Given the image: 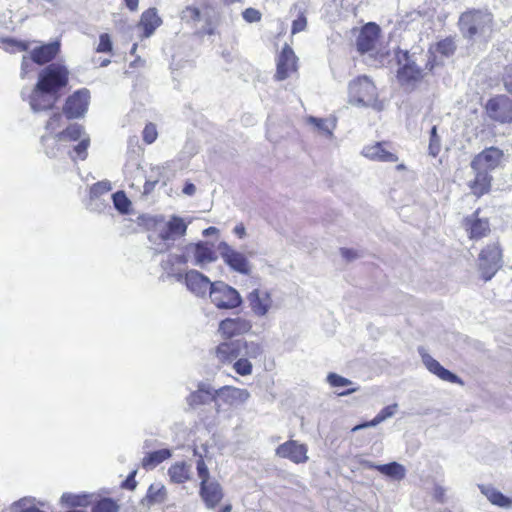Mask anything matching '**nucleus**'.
<instances>
[{"instance_id": "0eeeda50", "label": "nucleus", "mask_w": 512, "mask_h": 512, "mask_svg": "<svg viewBox=\"0 0 512 512\" xmlns=\"http://www.w3.org/2000/svg\"><path fill=\"white\" fill-rule=\"evenodd\" d=\"M211 302L219 309H233L242 304L239 292L222 281L213 282L209 292Z\"/></svg>"}, {"instance_id": "1a4fd4ad", "label": "nucleus", "mask_w": 512, "mask_h": 512, "mask_svg": "<svg viewBox=\"0 0 512 512\" xmlns=\"http://www.w3.org/2000/svg\"><path fill=\"white\" fill-rule=\"evenodd\" d=\"M502 265V252L497 243L487 245L479 254L478 266L485 281L490 280Z\"/></svg>"}, {"instance_id": "6ab92c4d", "label": "nucleus", "mask_w": 512, "mask_h": 512, "mask_svg": "<svg viewBox=\"0 0 512 512\" xmlns=\"http://www.w3.org/2000/svg\"><path fill=\"white\" fill-rule=\"evenodd\" d=\"M418 352L421 356L424 366L429 372L436 375L443 381L462 384V380L456 374L444 368L436 359L428 354L424 348L420 347Z\"/></svg>"}, {"instance_id": "603ef678", "label": "nucleus", "mask_w": 512, "mask_h": 512, "mask_svg": "<svg viewBox=\"0 0 512 512\" xmlns=\"http://www.w3.org/2000/svg\"><path fill=\"white\" fill-rule=\"evenodd\" d=\"M196 470L198 477L200 478V483H206L209 482L210 473L207 465L204 462V459L201 455H199V459L196 463Z\"/></svg>"}, {"instance_id": "72a5a7b5", "label": "nucleus", "mask_w": 512, "mask_h": 512, "mask_svg": "<svg viewBox=\"0 0 512 512\" xmlns=\"http://www.w3.org/2000/svg\"><path fill=\"white\" fill-rule=\"evenodd\" d=\"M398 404L394 403L392 405L384 407L371 421H367L356 425L352 428L353 432L359 431L361 429L375 427L378 424L386 421L387 419L393 417L397 411Z\"/></svg>"}, {"instance_id": "c756f323", "label": "nucleus", "mask_w": 512, "mask_h": 512, "mask_svg": "<svg viewBox=\"0 0 512 512\" xmlns=\"http://www.w3.org/2000/svg\"><path fill=\"white\" fill-rule=\"evenodd\" d=\"M476 211L470 217L465 219L466 230L469 231L471 239H479L486 236L490 231V225L487 218H480Z\"/></svg>"}, {"instance_id": "2f4dec72", "label": "nucleus", "mask_w": 512, "mask_h": 512, "mask_svg": "<svg viewBox=\"0 0 512 512\" xmlns=\"http://www.w3.org/2000/svg\"><path fill=\"white\" fill-rule=\"evenodd\" d=\"M190 247L193 249L196 266L203 267L217 259L212 245L208 242H198Z\"/></svg>"}, {"instance_id": "7c9ffc66", "label": "nucleus", "mask_w": 512, "mask_h": 512, "mask_svg": "<svg viewBox=\"0 0 512 512\" xmlns=\"http://www.w3.org/2000/svg\"><path fill=\"white\" fill-rule=\"evenodd\" d=\"M167 497L166 487L161 482H155L149 486L145 497L141 500V504L150 508L153 505L164 503Z\"/></svg>"}, {"instance_id": "e433bc0d", "label": "nucleus", "mask_w": 512, "mask_h": 512, "mask_svg": "<svg viewBox=\"0 0 512 512\" xmlns=\"http://www.w3.org/2000/svg\"><path fill=\"white\" fill-rule=\"evenodd\" d=\"M168 475L173 483H185L190 479V465L185 462L174 463L168 469Z\"/></svg>"}, {"instance_id": "8fccbe9b", "label": "nucleus", "mask_w": 512, "mask_h": 512, "mask_svg": "<svg viewBox=\"0 0 512 512\" xmlns=\"http://www.w3.org/2000/svg\"><path fill=\"white\" fill-rule=\"evenodd\" d=\"M327 382L332 387H346L353 384L351 380L336 373H329L327 375Z\"/></svg>"}, {"instance_id": "052dcab7", "label": "nucleus", "mask_w": 512, "mask_h": 512, "mask_svg": "<svg viewBox=\"0 0 512 512\" xmlns=\"http://www.w3.org/2000/svg\"><path fill=\"white\" fill-rule=\"evenodd\" d=\"M176 266H184L187 264L188 258L185 254H170L168 256Z\"/></svg>"}, {"instance_id": "bb28decb", "label": "nucleus", "mask_w": 512, "mask_h": 512, "mask_svg": "<svg viewBox=\"0 0 512 512\" xmlns=\"http://www.w3.org/2000/svg\"><path fill=\"white\" fill-rule=\"evenodd\" d=\"M199 494L208 509H215L223 498V490L217 481L200 483Z\"/></svg>"}, {"instance_id": "3c124183", "label": "nucleus", "mask_w": 512, "mask_h": 512, "mask_svg": "<svg viewBox=\"0 0 512 512\" xmlns=\"http://www.w3.org/2000/svg\"><path fill=\"white\" fill-rule=\"evenodd\" d=\"M112 189L111 183L109 181H100L95 183L91 189L90 194L91 197H99Z\"/></svg>"}, {"instance_id": "864d4df0", "label": "nucleus", "mask_w": 512, "mask_h": 512, "mask_svg": "<svg viewBox=\"0 0 512 512\" xmlns=\"http://www.w3.org/2000/svg\"><path fill=\"white\" fill-rule=\"evenodd\" d=\"M34 64H36V63L33 61L31 55L23 56L22 62H21V73H20L21 78L24 79V78L28 77V74L30 72L34 71V69H35Z\"/></svg>"}, {"instance_id": "f3484780", "label": "nucleus", "mask_w": 512, "mask_h": 512, "mask_svg": "<svg viewBox=\"0 0 512 512\" xmlns=\"http://www.w3.org/2000/svg\"><path fill=\"white\" fill-rule=\"evenodd\" d=\"M298 58L289 45H285L277 59V70L275 78L279 81L285 80L298 69Z\"/></svg>"}, {"instance_id": "6e6552de", "label": "nucleus", "mask_w": 512, "mask_h": 512, "mask_svg": "<svg viewBox=\"0 0 512 512\" xmlns=\"http://www.w3.org/2000/svg\"><path fill=\"white\" fill-rule=\"evenodd\" d=\"M250 392L247 389L234 386H223L215 389V411L221 413L224 406L238 407L245 404L250 398Z\"/></svg>"}, {"instance_id": "4be33fe9", "label": "nucleus", "mask_w": 512, "mask_h": 512, "mask_svg": "<svg viewBox=\"0 0 512 512\" xmlns=\"http://www.w3.org/2000/svg\"><path fill=\"white\" fill-rule=\"evenodd\" d=\"M187 231V224L178 216H172L159 231V237L164 241L166 249L170 248L173 242L184 236Z\"/></svg>"}, {"instance_id": "4c0bfd02", "label": "nucleus", "mask_w": 512, "mask_h": 512, "mask_svg": "<svg viewBox=\"0 0 512 512\" xmlns=\"http://www.w3.org/2000/svg\"><path fill=\"white\" fill-rule=\"evenodd\" d=\"M161 267L163 269V274L161 275V279L163 281L174 279L177 282L183 281V276L185 273L176 266L173 261L169 257L166 260L162 261Z\"/></svg>"}, {"instance_id": "a18cd8bd", "label": "nucleus", "mask_w": 512, "mask_h": 512, "mask_svg": "<svg viewBox=\"0 0 512 512\" xmlns=\"http://www.w3.org/2000/svg\"><path fill=\"white\" fill-rule=\"evenodd\" d=\"M233 369L235 370V372L237 374H239L241 376H248V375L252 374L253 366H252V363L250 362V359H248L244 356H239L234 361Z\"/></svg>"}, {"instance_id": "ea45409f", "label": "nucleus", "mask_w": 512, "mask_h": 512, "mask_svg": "<svg viewBox=\"0 0 512 512\" xmlns=\"http://www.w3.org/2000/svg\"><path fill=\"white\" fill-rule=\"evenodd\" d=\"M377 470L394 480H402L406 475L405 467L398 462H391L388 464H381L377 467Z\"/></svg>"}, {"instance_id": "de8ad7c7", "label": "nucleus", "mask_w": 512, "mask_h": 512, "mask_svg": "<svg viewBox=\"0 0 512 512\" xmlns=\"http://www.w3.org/2000/svg\"><path fill=\"white\" fill-rule=\"evenodd\" d=\"M428 149L429 154L433 157H436L441 150V139L437 134V126L431 128Z\"/></svg>"}, {"instance_id": "f704fd0d", "label": "nucleus", "mask_w": 512, "mask_h": 512, "mask_svg": "<svg viewBox=\"0 0 512 512\" xmlns=\"http://www.w3.org/2000/svg\"><path fill=\"white\" fill-rule=\"evenodd\" d=\"M476 173L475 179L470 183L472 193L478 197L484 195L490 190L491 176L488 172L481 170H474Z\"/></svg>"}, {"instance_id": "09e8293b", "label": "nucleus", "mask_w": 512, "mask_h": 512, "mask_svg": "<svg viewBox=\"0 0 512 512\" xmlns=\"http://www.w3.org/2000/svg\"><path fill=\"white\" fill-rule=\"evenodd\" d=\"M456 49L455 43L452 39L446 38L436 45V51L444 56H450Z\"/></svg>"}, {"instance_id": "cd10ccee", "label": "nucleus", "mask_w": 512, "mask_h": 512, "mask_svg": "<svg viewBox=\"0 0 512 512\" xmlns=\"http://www.w3.org/2000/svg\"><path fill=\"white\" fill-rule=\"evenodd\" d=\"M215 358L222 365L233 363L239 356V340L224 341L216 346Z\"/></svg>"}, {"instance_id": "680f3d73", "label": "nucleus", "mask_w": 512, "mask_h": 512, "mask_svg": "<svg viewBox=\"0 0 512 512\" xmlns=\"http://www.w3.org/2000/svg\"><path fill=\"white\" fill-rule=\"evenodd\" d=\"M135 474H136V472H135V471H133V472H132L128 477H127V479L123 482V487H124V488L130 489V490L135 489V487H136V481H135V479H134Z\"/></svg>"}, {"instance_id": "5701e85b", "label": "nucleus", "mask_w": 512, "mask_h": 512, "mask_svg": "<svg viewBox=\"0 0 512 512\" xmlns=\"http://www.w3.org/2000/svg\"><path fill=\"white\" fill-rule=\"evenodd\" d=\"M252 328L251 321L242 317L226 318L219 323L218 332L225 339L243 335Z\"/></svg>"}, {"instance_id": "0e129e2a", "label": "nucleus", "mask_w": 512, "mask_h": 512, "mask_svg": "<svg viewBox=\"0 0 512 512\" xmlns=\"http://www.w3.org/2000/svg\"><path fill=\"white\" fill-rule=\"evenodd\" d=\"M341 255L343 258L347 260H352L356 257V253L353 250L342 248Z\"/></svg>"}, {"instance_id": "e2e57ef3", "label": "nucleus", "mask_w": 512, "mask_h": 512, "mask_svg": "<svg viewBox=\"0 0 512 512\" xmlns=\"http://www.w3.org/2000/svg\"><path fill=\"white\" fill-rule=\"evenodd\" d=\"M182 192L187 196H193L196 193V186L193 183L186 182Z\"/></svg>"}, {"instance_id": "f257e3e1", "label": "nucleus", "mask_w": 512, "mask_h": 512, "mask_svg": "<svg viewBox=\"0 0 512 512\" xmlns=\"http://www.w3.org/2000/svg\"><path fill=\"white\" fill-rule=\"evenodd\" d=\"M41 143L45 154L50 158L68 154L73 161L85 160L88 155L90 136L83 126L74 123L54 135L44 134L41 137Z\"/></svg>"}, {"instance_id": "c85d7f7f", "label": "nucleus", "mask_w": 512, "mask_h": 512, "mask_svg": "<svg viewBox=\"0 0 512 512\" xmlns=\"http://www.w3.org/2000/svg\"><path fill=\"white\" fill-rule=\"evenodd\" d=\"M187 402L191 407H196L210 402L215 403V388L206 382L198 384L197 390L187 397Z\"/></svg>"}, {"instance_id": "774afa93", "label": "nucleus", "mask_w": 512, "mask_h": 512, "mask_svg": "<svg viewBox=\"0 0 512 512\" xmlns=\"http://www.w3.org/2000/svg\"><path fill=\"white\" fill-rule=\"evenodd\" d=\"M359 463L365 467V468H368V469H375L377 470V467H379L380 464H375L369 460H360Z\"/></svg>"}, {"instance_id": "9d476101", "label": "nucleus", "mask_w": 512, "mask_h": 512, "mask_svg": "<svg viewBox=\"0 0 512 512\" xmlns=\"http://www.w3.org/2000/svg\"><path fill=\"white\" fill-rule=\"evenodd\" d=\"M182 22L192 28L198 29L202 34H212V29L209 24L208 9L206 7H199L196 5H187L179 13Z\"/></svg>"}, {"instance_id": "79ce46f5", "label": "nucleus", "mask_w": 512, "mask_h": 512, "mask_svg": "<svg viewBox=\"0 0 512 512\" xmlns=\"http://www.w3.org/2000/svg\"><path fill=\"white\" fill-rule=\"evenodd\" d=\"M61 502L71 507H84L89 503L88 495L64 493L61 496Z\"/></svg>"}, {"instance_id": "7ed1b4c3", "label": "nucleus", "mask_w": 512, "mask_h": 512, "mask_svg": "<svg viewBox=\"0 0 512 512\" xmlns=\"http://www.w3.org/2000/svg\"><path fill=\"white\" fill-rule=\"evenodd\" d=\"M493 16L482 10H471L459 18V28L467 39H485L492 31Z\"/></svg>"}, {"instance_id": "6e6d98bb", "label": "nucleus", "mask_w": 512, "mask_h": 512, "mask_svg": "<svg viewBox=\"0 0 512 512\" xmlns=\"http://www.w3.org/2000/svg\"><path fill=\"white\" fill-rule=\"evenodd\" d=\"M307 27V18L306 16L304 15L303 12L300 13V15L298 16L297 19H295L293 22H292V28H291V33L294 35V34H297L299 32H302L306 29Z\"/></svg>"}, {"instance_id": "dca6fc26", "label": "nucleus", "mask_w": 512, "mask_h": 512, "mask_svg": "<svg viewBox=\"0 0 512 512\" xmlns=\"http://www.w3.org/2000/svg\"><path fill=\"white\" fill-rule=\"evenodd\" d=\"M186 288L197 297H205L207 292H210L213 282L201 272L191 269L185 272L183 281Z\"/></svg>"}, {"instance_id": "ddd939ff", "label": "nucleus", "mask_w": 512, "mask_h": 512, "mask_svg": "<svg viewBox=\"0 0 512 512\" xmlns=\"http://www.w3.org/2000/svg\"><path fill=\"white\" fill-rule=\"evenodd\" d=\"M90 93L87 89H80L74 92L66 100L63 112L67 119L83 117L88 110Z\"/></svg>"}, {"instance_id": "423d86ee", "label": "nucleus", "mask_w": 512, "mask_h": 512, "mask_svg": "<svg viewBox=\"0 0 512 512\" xmlns=\"http://www.w3.org/2000/svg\"><path fill=\"white\" fill-rule=\"evenodd\" d=\"M349 103L354 105L372 106L377 100V91L373 82L361 76L349 83Z\"/></svg>"}, {"instance_id": "aec40b11", "label": "nucleus", "mask_w": 512, "mask_h": 512, "mask_svg": "<svg viewBox=\"0 0 512 512\" xmlns=\"http://www.w3.org/2000/svg\"><path fill=\"white\" fill-rule=\"evenodd\" d=\"M418 352L421 356L424 366L429 372L436 375L443 381L462 384V380L456 374L444 368L436 359L428 354L424 348L420 347Z\"/></svg>"}, {"instance_id": "58836bf2", "label": "nucleus", "mask_w": 512, "mask_h": 512, "mask_svg": "<svg viewBox=\"0 0 512 512\" xmlns=\"http://www.w3.org/2000/svg\"><path fill=\"white\" fill-rule=\"evenodd\" d=\"M240 356L248 359H256L263 353V347L260 343L255 341H246L239 339Z\"/></svg>"}, {"instance_id": "338daca9", "label": "nucleus", "mask_w": 512, "mask_h": 512, "mask_svg": "<svg viewBox=\"0 0 512 512\" xmlns=\"http://www.w3.org/2000/svg\"><path fill=\"white\" fill-rule=\"evenodd\" d=\"M504 86H505V89H506L510 94H512V75H511V74H507V75L504 77Z\"/></svg>"}, {"instance_id": "a19ab883", "label": "nucleus", "mask_w": 512, "mask_h": 512, "mask_svg": "<svg viewBox=\"0 0 512 512\" xmlns=\"http://www.w3.org/2000/svg\"><path fill=\"white\" fill-rule=\"evenodd\" d=\"M64 126V116L60 112H56L50 116L45 124V134L54 135L62 131Z\"/></svg>"}, {"instance_id": "a878e982", "label": "nucleus", "mask_w": 512, "mask_h": 512, "mask_svg": "<svg viewBox=\"0 0 512 512\" xmlns=\"http://www.w3.org/2000/svg\"><path fill=\"white\" fill-rule=\"evenodd\" d=\"M387 143L376 142L374 144L366 145L362 150V155L372 161L379 162H397L398 157L387 149Z\"/></svg>"}, {"instance_id": "37998d69", "label": "nucleus", "mask_w": 512, "mask_h": 512, "mask_svg": "<svg viewBox=\"0 0 512 512\" xmlns=\"http://www.w3.org/2000/svg\"><path fill=\"white\" fill-rule=\"evenodd\" d=\"M115 209L121 214L130 212L131 201L123 191H117L112 195Z\"/></svg>"}, {"instance_id": "49530a36", "label": "nucleus", "mask_w": 512, "mask_h": 512, "mask_svg": "<svg viewBox=\"0 0 512 512\" xmlns=\"http://www.w3.org/2000/svg\"><path fill=\"white\" fill-rule=\"evenodd\" d=\"M91 512H119V506L111 498H103L92 507Z\"/></svg>"}, {"instance_id": "c9c22d12", "label": "nucleus", "mask_w": 512, "mask_h": 512, "mask_svg": "<svg viewBox=\"0 0 512 512\" xmlns=\"http://www.w3.org/2000/svg\"><path fill=\"white\" fill-rule=\"evenodd\" d=\"M172 456V452L169 449H160L157 451L147 453L142 459V466L146 470H152L159 464L169 459Z\"/></svg>"}, {"instance_id": "4d7b16f0", "label": "nucleus", "mask_w": 512, "mask_h": 512, "mask_svg": "<svg viewBox=\"0 0 512 512\" xmlns=\"http://www.w3.org/2000/svg\"><path fill=\"white\" fill-rule=\"evenodd\" d=\"M157 138V130L156 126L152 123H149L145 126L143 130V140L147 144H152Z\"/></svg>"}, {"instance_id": "9b49d317", "label": "nucleus", "mask_w": 512, "mask_h": 512, "mask_svg": "<svg viewBox=\"0 0 512 512\" xmlns=\"http://www.w3.org/2000/svg\"><path fill=\"white\" fill-rule=\"evenodd\" d=\"M379 27L374 23L366 24L360 31L357 40L356 46L357 50L361 54H369L370 57L380 58L384 57V54H380L377 50V45L379 41Z\"/></svg>"}, {"instance_id": "c03bdc74", "label": "nucleus", "mask_w": 512, "mask_h": 512, "mask_svg": "<svg viewBox=\"0 0 512 512\" xmlns=\"http://www.w3.org/2000/svg\"><path fill=\"white\" fill-rule=\"evenodd\" d=\"M308 122L312 124L317 130L328 136L332 135V130L335 128V122L328 119L310 116L308 118Z\"/></svg>"}, {"instance_id": "393cba45", "label": "nucleus", "mask_w": 512, "mask_h": 512, "mask_svg": "<svg viewBox=\"0 0 512 512\" xmlns=\"http://www.w3.org/2000/svg\"><path fill=\"white\" fill-rule=\"evenodd\" d=\"M161 24L162 19L158 15L157 9L149 8L142 13L136 28L141 32L140 38H149Z\"/></svg>"}, {"instance_id": "20e7f679", "label": "nucleus", "mask_w": 512, "mask_h": 512, "mask_svg": "<svg viewBox=\"0 0 512 512\" xmlns=\"http://www.w3.org/2000/svg\"><path fill=\"white\" fill-rule=\"evenodd\" d=\"M396 59L399 65L397 79L401 87L406 91L415 90L424 79V71L417 65L414 55L407 50H398Z\"/></svg>"}, {"instance_id": "2eb2a0df", "label": "nucleus", "mask_w": 512, "mask_h": 512, "mask_svg": "<svg viewBox=\"0 0 512 512\" xmlns=\"http://www.w3.org/2000/svg\"><path fill=\"white\" fill-rule=\"evenodd\" d=\"M247 301L256 317H265L273 307L272 295L267 289H253L247 295Z\"/></svg>"}, {"instance_id": "69168bd1", "label": "nucleus", "mask_w": 512, "mask_h": 512, "mask_svg": "<svg viewBox=\"0 0 512 512\" xmlns=\"http://www.w3.org/2000/svg\"><path fill=\"white\" fill-rule=\"evenodd\" d=\"M233 231L239 238H243L246 235V230L243 224L236 225Z\"/></svg>"}, {"instance_id": "f03ea898", "label": "nucleus", "mask_w": 512, "mask_h": 512, "mask_svg": "<svg viewBox=\"0 0 512 512\" xmlns=\"http://www.w3.org/2000/svg\"><path fill=\"white\" fill-rule=\"evenodd\" d=\"M68 70L60 64L42 69L34 89L27 95L31 109L41 112L51 109L57 102L58 91L68 83Z\"/></svg>"}, {"instance_id": "473e14b6", "label": "nucleus", "mask_w": 512, "mask_h": 512, "mask_svg": "<svg viewBox=\"0 0 512 512\" xmlns=\"http://www.w3.org/2000/svg\"><path fill=\"white\" fill-rule=\"evenodd\" d=\"M479 489L491 504L503 509L512 508V496H506L492 486L479 485Z\"/></svg>"}, {"instance_id": "bf43d9fd", "label": "nucleus", "mask_w": 512, "mask_h": 512, "mask_svg": "<svg viewBox=\"0 0 512 512\" xmlns=\"http://www.w3.org/2000/svg\"><path fill=\"white\" fill-rule=\"evenodd\" d=\"M433 497L439 503L447 501V490L441 485H436L433 490Z\"/></svg>"}, {"instance_id": "b1692460", "label": "nucleus", "mask_w": 512, "mask_h": 512, "mask_svg": "<svg viewBox=\"0 0 512 512\" xmlns=\"http://www.w3.org/2000/svg\"><path fill=\"white\" fill-rule=\"evenodd\" d=\"M502 157V152L497 148H488L479 153L471 162L473 170L488 172L495 169Z\"/></svg>"}, {"instance_id": "5fc2aeb1", "label": "nucleus", "mask_w": 512, "mask_h": 512, "mask_svg": "<svg viewBox=\"0 0 512 512\" xmlns=\"http://www.w3.org/2000/svg\"><path fill=\"white\" fill-rule=\"evenodd\" d=\"M96 51L99 53H106L112 51V41L107 33H103L99 37V44L96 48Z\"/></svg>"}, {"instance_id": "a211bd4d", "label": "nucleus", "mask_w": 512, "mask_h": 512, "mask_svg": "<svg viewBox=\"0 0 512 512\" xmlns=\"http://www.w3.org/2000/svg\"><path fill=\"white\" fill-rule=\"evenodd\" d=\"M308 448L305 444H301L295 440H289L276 449V455L289 459L293 463L300 464L308 461Z\"/></svg>"}, {"instance_id": "4468645a", "label": "nucleus", "mask_w": 512, "mask_h": 512, "mask_svg": "<svg viewBox=\"0 0 512 512\" xmlns=\"http://www.w3.org/2000/svg\"><path fill=\"white\" fill-rule=\"evenodd\" d=\"M488 116L500 123L512 122V100L505 96H497L490 99L486 104Z\"/></svg>"}, {"instance_id": "39448f33", "label": "nucleus", "mask_w": 512, "mask_h": 512, "mask_svg": "<svg viewBox=\"0 0 512 512\" xmlns=\"http://www.w3.org/2000/svg\"><path fill=\"white\" fill-rule=\"evenodd\" d=\"M3 45L5 50L11 53L15 51L30 50V55L32 56L33 61L38 65L50 62L60 51V43L58 41L42 44L32 49L30 48L29 42H21L14 39L3 40Z\"/></svg>"}, {"instance_id": "13d9d810", "label": "nucleus", "mask_w": 512, "mask_h": 512, "mask_svg": "<svg viewBox=\"0 0 512 512\" xmlns=\"http://www.w3.org/2000/svg\"><path fill=\"white\" fill-rule=\"evenodd\" d=\"M242 16L248 23L259 22L261 20V13L255 8H247L243 11Z\"/></svg>"}, {"instance_id": "412c9836", "label": "nucleus", "mask_w": 512, "mask_h": 512, "mask_svg": "<svg viewBox=\"0 0 512 512\" xmlns=\"http://www.w3.org/2000/svg\"><path fill=\"white\" fill-rule=\"evenodd\" d=\"M418 352L421 356L424 366L429 372L436 375L443 381L462 384V380L456 374L444 368L436 359L428 354L424 348L420 347Z\"/></svg>"}, {"instance_id": "f8f14e48", "label": "nucleus", "mask_w": 512, "mask_h": 512, "mask_svg": "<svg viewBox=\"0 0 512 512\" xmlns=\"http://www.w3.org/2000/svg\"><path fill=\"white\" fill-rule=\"evenodd\" d=\"M217 249L224 263L230 269L245 275L250 273V263L242 252L235 250L225 241L220 242Z\"/></svg>"}]
</instances>
